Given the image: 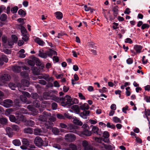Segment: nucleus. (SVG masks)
<instances>
[{"instance_id":"nucleus-7","label":"nucleus","mask_w":150,"mask_h":150,"mask_svg":"<svg viewBox=\"0 0 150 150\" xmlns=\"http://www.w3.org/2000/svg\"><path fill=\"white\" fill-rule=\"evenodd\" d=\"M67 129L69 130L70 132L74 133L78 135L79 129L78 126L74 125L72 124H70L69 125Z\"/></svg>"},{"instance_id":"nucleus-35","label":"nucleus","mask_w":150,"mask_h":150,"mask_svg":"<svg viewBox=\"0 0 150 150\" xmlns=\"http://www.w3.org/2000/svg\"><path fill=\"white\" fill-rule=\"evenodd\" d=\"M118 7L117 6H114L113 7V11L114 12L113 14L114 16L116 17L118 14Z\"/></svg>"},{"instance_id":"nucleus-14","label":"nucleus","mask_w":150,"mask_h":150,"mask_svg":"<svg viewBox=\"0 0 150 150\" xmlns=\"http://www.w3.org/2000/svg\"><path fill=\"white\" fill-rule=\"evenodd\" d=\"M92 132L93 134H94L99 135H100L102 133L101 130L99 129L96 126H94L93 127Z\"/></svg>"},{"instance_id":"nucleus-13","label":"nucleus","mask_w":150,"mask_h":150,"mask_svg":"<svg viewBox=\"0 0 150 150\" xmlns=\"http://www.w3.org/2000/svg\"><path fill=\"white\" fill-rule=\"evenodd\" d=\"M23 144L24 145L21 146V148L23 150H25L27 149V146H28L30 145L29 141L25 138H24L22 141Z\"/></svg>"},{"instance_id":"nucleus-19","label":"nucleus","mask_w":150,"mask_h":150,"mask_svg":"<svg viewBox=\"0 0 150 150\" xmlns=\"http://www.w3.org/2000/svg\"><path fill=\"white\" fill-rule=\"evenodd\" d=\"M71 109L76 114H79L80 110L79 106L77 105H74L71 107Z\"/></svg>"},{"instance_id":"nucleus-53","label":"nucleus","mask_w":150,"mask_h":150,"mask_svg":"<svg viewBox=\"0 0 150 150\" xmlns=\"http://www.w3.org/2000/svg\"><path fill=\"white\" fill-rule=\"evenodd\" d=\"M150 25L147 24H143L141 26V28L142 29H144L146 28H148L149 27Z\"/></svg>"},{"instance_id":"nucleus-58","label":"nucleus","mask_w":150,"mask_h":150,"mask_svg":"<svg viewBox=\"0 0 150 150\" xmlns=\"http://www.w3.org/2000/svg\"><path fill=\"white\" fill-rule=\"evenodd\" d=\"M144 112L146 116H148L150 115V109H145Z\"/></svg>"},{"instance_id":"nucleus-52","label":"nucleus","mask_w":150,"mask_h":150,"mask_svg":"<svg viewBox=\"0 0 150 150\" xmlns=\"http://www.w3.org/2000/svg\"><path fill=\"white\" fill-rule=\"evenodd\" d=\"M57 104L55 103H53L52 104V108L53 110H55L57 109Z\"/></svg>"},{"instance_id":"nucleus-39","label":"nucleus","mask_w":150,"mask_h":150,"mask_svg":"<svg viewBox=\"0 0 150 150\" xmlns=\"http://www.w3.org/2000/svg\"><path fill=\"white\" fill-rule=\"evenodd\" d=\"M24 132L25 133L32 134L33 131L32 129L30 127H27L24 129Z\"/></svg>"},{"instance_id":"nucleus-36","label":"nucleus","mask_w":150,"mask_h":150,"mask_svg":"<svg viewBox=\"0 0 150 150\" xmlns=\"http://www.w3.org/2000/svg\"><path fill=\"white\" fill-rule=\"evenodd\" d=\"M12 143L13 144L16 146H18L21 145V142L20 140L18 139L14 140L12 141Z\"/></svg>"},{"instance_id":"nucleus-60","label":"nucleus","mask_w":150,"mask_h":150,"mask_svg":"<svg viewBox=\"0 0 150 150\" xmlns=\"http://www.w3.org/2000/svg\"><path fill=\"white\" fill-rule=\"evenodd\" d=\"M127 63L129 64H131L133 62V60L132 59L130 58H129L126 60Z\"/></svg>"},{"instance_id":"nucleus-42","label":"nucleus","mask_w":150,"mask_h":150,"mask_svg":"<svg viewBox=\"0 0 150 150\" xmlns=\"http://www.w3.org/2000/svg\"><path fill=\"white\" fill-rule=\"evenodd\" d=\"M18 9V8L17 6H15L11 8V12L13 13H16Z\"/></svg>"},{"instance_id":"nucleus-64","label":"nucleus","mask_w":150,"mask_h":150,"mask_svg":"<svg viewBox=\"0 0 150 150\" xmlns=\"http://www.w3.org/2000/svg\"><path fill=\"white\" fill-rule=\"evenodd\" d=\"M21 76H23L24 78H25L28 76V74L25 72H22L21 73Z\"/></svg>"},{"instance_id":"nucleus-27","label":"nucleus","mask_w":150,"mask_h":150,"mask_svg":"<svg viewBox=\"0 0 150 150\" xmlns=\"http://www.w3.org/2000/svg\"><path fill=\"white\" fill-rule=\"evenodd\" d=\"M43 97L46 100L49 99L51 97L50 93L47 92H45L43 93Z\"/></svg>"},{"instance_id":"nucleus-51","label":"nucleus","mask_w":150,"mask_h":150,"mask_svg":"<svg viewBox=\"0 0 150 150\" xmlns=\"http://www.w3.org/2000/svg\"><path fill=\"white\" fill-rule=\"evenodd\" d=\"M113 25L112 26V28L114 30H116L118 28V26L119 24L118 23L114 22L112 23Z\"/></svg>"},{"instance_id":"nucleus-29","label":"nucleus","mask_w":150,"mask_h":150,"mask_svg":"<svg viewBox=\"0 0 150 150\" xmlns=\"http://www.w3.org/2000/svg\"><path fill=\"white\" fill-rule=\"evenodd\" d=\"M8 59L7 57L4 55H2L1 57L0 58V62H2L4 63V62H8Z\"/></svg>"},{"instance_id":"nucleus-28","label":"nucleus","mask_w":150,"mask_h":150,"mask_svg":"<svg viewBox=\"0 0 150 150\" xmlns=\"http://www.w3.org/2000/svg\"><path fill=\"white\" fill-rule=\"evenodd\" d=\"M48 55L49 57H52L53 55H57V53L55 51L50 49V51L47 52Z\"/></svg>"},{"instance_id":"nucleus-34","label":"nucleus","mask_w":150,"mask_h":150,"mask_svg":"<svg viewBox=\"0 0 150 150\" xmlns=\"http://www.w3.org/2000/svg\"><path fill=\"white\" fill-rule=\"evenodd\" d=\"M112 120L113 122L115 123H122V121L120 119L116 116L113 117L112 118Z\"/></svg>"},{"instance_id":"nucleus-57","label":"nucleus","mask_w":150,"mask_h":150,"mask_svg":"<svg viewBox=\"0 0 150 150\" xmlns=\"http://www.w3.org/2000/svg\"><path fill=\"white\" fill-rule=\"evenodd\" d=\"M107 91V88L105 87H103L102 89L99 90V91L100 93H103L106 92Z\"/></svg>"},{"instance_id":"nucleus-25","label":"nucleus","mask_w":150,"mask_h":150,"mask_svg":"<svg viewBox=\"0 0 150 150\" xmlns=\"http://www.w3.org/2000/svg\"><path fill=\"white\" fill-rule=\"evenodd\" d=\"M45 122V126L47 129H48L50 127H51L53 126V123L49 120L48 121H46Z\"/></svg>"},{"instance_id":"nucleus-8","label":"nucleus","mask_w":150,"mask_h":150,"mask_svg":"<svg viewBox=\"0 0 150 150\" xmlns=\"http://www.w3.org/2000/svg\"><path fill=\"white\" fill-rule=\"evenodd\" d=\"M34 143L35 145L40 147H41L42 146H46L44 145V143L42 139L39 137H36L34 140Z\"/></svg>"},{"instance_id":"nucleus-56","label":"nucleus","mask_w":150,"mask_h":150,"mask_svg":"<svg viewBox=\"0 0 150 150\" xmlns=\"http://www.w3.org/2000/svg\"><path fill=\"white\" fill-rule=\"evenodd\" d=\"M125 42L126 43H129V44H132L133 43L132 41L129 38H127L125 40Z\"/></svg>"},{"instance_id":"nucleus-62","label":"nucleus","mask_w":150,"mask_h":150,"mask_svg":"<svg viewBox=\"0 0 150 150\" xmlns=\"http://www.w3.org/2000/svg\"><path fill=\"white\" fill-rule=\"evenodd\" d=\"M2 40L3 42L4 43H6L7 42V38L5 36H3L2 38Z\"/></svg>"},{"instance_id":"nucleus-38","label":"nucleus","mask_w":150,"mask_h":150,"mask_svg":"<svg viewBox=\"0 0 150 150\" xmlns=\"http://www.w3.org/2000/svg\"><path fill=\"white\" fill-rule=\"evenodd\" d=\"M18 85V84H17V85L16 84L13 83H10L8 84V86L12 90H15V88L17 87Z\"/></svg>"},{"instance_id":"nucleus-11","label":"nucleus","mask_w":150,"mask_h":150,"mask_svg":"<svg viewBox=\"0 0 150 150\" xmlns=\"http://www.w3.org/2000/svg\"><path fill=\"white\" fill-rule=\"evenodd\" d=\"M78 135L81 137L84 136H90L92 134V132L91 131H89L86 129H84L82 131H79Z\"/></svg>"},{"instance_id":"nucleus-55","label":"nucleus","mask_w":150,"mask_h":150,"mask_svg":"<svg viewBox=\"0 0 150 150\" xmlns=\"http://www.w3.org/2000/svg\"><path fill=\"white\" fill-rule=\"evenodd\" d=\"M144 99L147 103H150V96L144 95Z\"/></svg>"},{"instance_id":"nucleus-46","label":"nucleus","mask_w":150,"mask_h":150,"mask_svg":"<svg viewBox=\"0 0 150 150\" xmlns=\"http://www.w3.org/2000/svg\"><path fill=\"white\" fill-rule=\"evenodd\" d=\"M103 136L105 138H108L110 136L109 132L107 131H105L103 134Z\"/></svg>"},{"instance_id":"nucleus-54","label":"nucleus","mask_w":150,"mask_h":150,"mask_svg":"<svg viewBox=\"0 0 150 150\" xmlns=\"http://www.w3.org/2000/svg\"><path fill=\"white\" fill-rule=\"evenodd\" d=\"M11 38L13 40V41L14 42H16L18 40V38L15 35H12L11 36Z\"/></svg>"},{"instance_id":"nucleus-50","label":"nucleus","mask_w":150,"mask_h":150,"mask_svg":"<svg viewBox=\"0 0 150 150\" xmlns=\"http://www.w3.org/2000/svg\"><path fill=\"white\" fill-rule=\"evenodd\" d=\"M32 97L33 99H36L38 98L39 95L37 93H33L32 94Z\"/></svg>"},{"instance_id":"nucleus-31","label":"nucleus","mask_w":150,"mask_h":150,"mask_svg":"<svg viewBox=\"0 0 150 150\" xmlns=\"http://www.w3.org/2000/svg\"><path fill=\"white\" fill-rule=\"evenodd\" d=\"M38 55L39 57L42 58H45L47 57L48 54L47 53V54L46 53L42 52L40 50L39 51Z\"/></svg>"},{"instance_id":"nucleus-41","label":"nucleus","mask_w":150,"mask_h":150,"mask_svg":"<svg viewBox=\"0 0 150 150\" xmlns=\"http://www.w3.org/2000/svg\"><path fill=\"white\" fill-rule=\"evenodd\" d=\"M18 14L23 16H24L26 14L25 12L22 9H20L18 11Z\"/></svg>"},{"instance_id":"nucleus-45","label":"nucleus","mask_w":150,"mask_h":150,"mask_svg":"<svg viewBox=\"0 0 150 150\" xmlns=\"http://www.w3.org/2000/svg\"><path fill=\"white\" fill-rule=\"evenodd\" d=\"M82 145L85 149L88 146V144L86 140H84L82 141Z\"/></svg>"},{"instance_id":"nucleus-47","label":"nucleus","mask_w":150,"mask_h":150,"mask_svg":"<svg viewBox=\"0 0 150 150\" xmlns=\"http://www.w3.org/2000/svg\"><path fill=\"white\" fill-rule=\"evenodd\" d=\"M71 102H72L71 103V105H73L74 104H78L79 103V101L76 98H71Z\"/></svg>"},{"instance_id":"nucleus-63","label":"nucleus","mask_w":150,"mask_h":150,"mask_svg":"<svg viewBox=\"0 0 150 150\" xmlns=\"http://www.w3.org/2000/svg\"><path fill=\"white\" fill-rule=\"evenodd\" d=\"M54 86L56 87H59L60 86V85L57 81H55L54 82Z\"/></svg>"},{"instance_id":"nucleus-48","label":"nucleus","mask_w":150,"mask_h":150,"mask_svg":"<svg viewBox=\"0 0 150 150\" xmlns=\"http://www.w3.org/2000/svg\"><path fill=\"white\" fill-rule=\"evenodd\" d=\"M20 98L21 100L24 103H26L27 101V98L23 95H21L20 96Z\"/></svg>"},{"instance_id":"nucleus-16","label":"nucleus","mask_w":150,"mask_h":150,"mask_svg":"<svg viewBox=\"0 0 150 150\" xmlns=\"http://www.w3.org/2000/svg\"><path fill=\"white\" fill-rule=\"evenodd\" d=\"M12 70L14 72L19 73L22 70V67L16 65L13 66L12 67Z\"/></svg>"},{"instance_id":"nucleus-43","label":"nucleus","mask_w":150,"mask_h":150,"mask_svg":"<svg viewBox=\"0 0 150 150\" xmlns=\"http://www.w3.org/2000/svg\"><path fill=\"white\" fill-rule=\"evenodd\" d=\"M11 127L15 131L18 132L19 130V128L17 125H13Z\"/></svg>"},{"instance_id":"nucleus-20","label":"nucleus","mask_w":150,"mask_h":150,"mask_svg":"<svg viewBox=\"0 0 150 150\" xmlns=\"http://www.w3.org/2000/svg\"><path fill=\"white\" fill-rule=\"evenodd\" d=\"M142 48V47L141 46L139 45H135L134 47V48L136 51V53H140Z\"/></svg>"},{"instance_id":"nucleus-12","label":"nucleus","mask_w":150,"mask_h":150,"mask_svg":"<svg viewBox=\"0 0 150 150\" xmlns=\"http://www.w3.org/2000/svg\"><path fill=\"white\" fill-rule=\"evenodd\" d=\"M13 102L10 99H6L3 102V105L5 107L9 108L13 105Z\"/></svg>"},{"instance_id":"nucleus-2","label":"nucleus","mask_w":150,"mask_h":150,"mask_svg":"<svg viewBox=\"0 0 150 150\" xmlns=\"http://www.w3.org/2000/svg\"><path fill=\"white\" fill-rule=\"evenodd\" d=\"M89 107L88 105L86 103H85L83 104L80 106V108L82 110H84L83 112L79 113L80 116L82 118L84 119H87V116L89 115L90 112L88 110H86L89 108Z\"/></svg>"},{"instance_id":"nucleus-61","label":"nucleus","mask_w":150,"mask_h":150,"mask_svg":"<svg viewBox=\"0 0 150 150\" xmlns=\"http://www.w3.org/2000/svg\"><path fill=\"white\" fill-rule=\"evenodd\" d=\"M128 106L127 105H126L125 107H123L122 108V112L125 113H127L126 111L128 110Z\"/></svg>"},{"instance_id":"nucleus-5","label":"nucleus","mask_w":150,"mask_h":150,"mask_svg":"<svg viewBox=\"0 0 150 150\" xmlns=\"http://www.w3.org/2000/svg\"><path fill=\"white\" fill-rule=\"evenodd\" d=\"M21 85L18 84V90L20 91H21V90H25V88L24 87H28L29 85V82L28 81L23 79L21 81Z\"/></svg>"},{"instance_id":"nucleus-37","label":"nucleus","mask_w":150,"mask_h":150,"mask_svg":"<svg viewBox=\"0 0 150 150\" xmlns=\"http://www.w3.org/2000/svg\"><path fill=\"white\" fill-rule=\"evenodd\" d=\"M33 103V105L36 108H39L40 106V102L38 100H35Z\"/></svg>"},{"instance_id":"nucleus-17","label":"nucleus","mask_w":150,"mask_h":150,"mask_svg":"<svg viewBox=\"0 0 150 150\" xmlns=\"http://www.w3.org/2000/svg\"><path fill=\"white\" fill-rule=\"evenodd\" d=\"M35 41L39 45L42 46H44L45 44V42L39 38H35Z\"/></svg>"},{"instance_id":"nucleus-9","label":"nucleus","mask_w":150,"mask_h":150,"mask_svg":"<svg viewBox=\"0 0 150 150\" xmlns=\"http://www.w3.org/2000/svg\"><path fill=\"white\" fill-rule=\"evenodd\" d=\"M34 61L36 63L37 65L40 66L41 65V63L39 59L35 57L33 58V60H29L28 61V63L29 65L33 66L35 64Z\"/></svg>"},{"instance_id":"nucleus-44","label":"nucleus","mask_w":150,"mask_h":150,"mask_svg":"<svg viewBox=\"0 0 150 150\" xmlns=\"http://www.w3.org/2000/svg\"><path fill=\"white\" fill-rule=\"evenodd\" d=\"M53 132L55 134H58L59 133V129L56 127L53 128L52 130Z\"/></svg>"},{"instance_id":"nucleus-24","label":"nucleus","mask_w":150,"mask_h":150,"mask_svg":"<svg viewBox=\"0 0 150 150\" xmlns=\"http://www.w3.org/2000/svg\"><path fill=\"white\" fill-rule=\"evenodd\" d=\"M11 79V77L8 74H4L1 77V79L5 81H8L9 80Z\"/></svg>"},{"instance_id":"nucleus-22","label":"nucleus","mask_w":150,"mask_h":150,"mask_svg":"<svg viewBox=\"0 0 150 150\" xmlns=\"http://www.w3.org/2000/svg\"><path fill=\"white\" fill-rule=\"evenodd\" d=\"M73 119V122L74 124L80 126L82 125V122L78 119L76 117H74Z\"/></svg>"},{"instance_id":"nucleus-32","label":"nucleus","mask_w":150,"mask_h":150,"mask_svg":"<svg viewBox=\"0 0 150 150\" xmlns=\"http://www.w3.org/2000/svg\"><path fill=\"white\" fill-rule=\"evenodd\" d=\"M26 125L28 126H32L35 124L33 120H26L25 121Z\"/></svg>"},{"instance_id":"nucleus-3","label":"nucleus","mask_w":150,"mask_h":150,"mask_svg":"<svg viewBox=\"0 0 150 150\" xmlns=\"http://www.w3.org/2000/svg\"><path fill=\"white\" fill-rule=\"evenodd\" d=\"M27 108L30 110L31 111V112L30 113L29 112V113L28 112H27V110L24 108H22L21 109V110L22 111V112L24 114H30L33 116L35 115L38 112V111L37 110H35L33 107L31 105H28Z\"/></svg>"},{"instance_id":"nucleus-30","label":"nucleus","mask_w":150,"mask_h":150,"mask_svg":"<svg viewBox=\"0 0 150 150\" xmlns=\"http://www.w3.org/2000/svg\"><path fill=\"white\" fill-rule=\"evenodd\" d=\"M42 130L39 128H35L34 130V134L36 135H42Z\"/></svg>"},{"instance_id":"nucleus-1","label":"nucleus","mask_w":150,"mask_h":150,"mask_svg":"<svg viewBox=\"0 0 150 150\" xmlns=\"http://www.w3.org/2000/svg\"><path fill=\"white\" fill-rule=\"evenodd\" d=\"M54 101L57 103H61L62 106L66 107L70 106L71 105V98L68 95H67L64 97H58L54 96L53 97Z\"/></svg>"},{"instance_id":"nucleus-21","label":"nucleus","mask_w":150,"mask_h":150,"mask_svg":"<svg viewBox=\"0 0 150 150\" xmlns=\"http://www.w3.org/2000/svg\"><path fill=\"white\" fill-rule=\"evenodd\" d=\"M43 79L46 80L47 81H53L54 79L52 77H50L48 75L46 74H43Z\"/></svg>"},{"instance_id":"nucleus-4","label":"nucleus","mask_w":150,"mask_h":150,"mask_svg":"<svg viewBox=\"0 0 150 150\" xmlns=\"http://www.w3.org/2000/svg\"><path fill=\"white\" fill-rule=\"evenodd\" d=\"M22 39L25 42L28 41L29 39L28 34L26 29L23 26H21V28Z\"/></svg>"},{"instance_id":"nucleus-6","label":"nucleus","mask_w":150,"mask_h":150,"mask_svg":"<svg viewBox=\"0 0 150 150\" xmlns=\"http://www.w3.org/2000/svg\"><path fill=\"white\" fill-rule=\"evenodd\" d=\"M43 115L40 116L38 117L39 120L45 122L47 120V119L51 116V115L50 113L46 112H44L43 113Z\"/></svg>"},{"instance_id":"nucleus-59","label":"nucleus","mask_w":150,"mask_h":150,"mask_svg":"<svg viewBox=\"0 0 150 150\" xmlns=\"http://www.w3.org/2000/svg\"><path fill=\"white\" fill-rule=\"evenodd\" d=\"M64 116L66 118L69 119H71L72 118V116L71 115L67 112L65 113L64 114Z\"/></svg>"},{"instance_id":"nucleus-15","label":"nucleus","mask_w":150,"mask_h":150,"mask_svg":"<svg viewBox=\"0 0 150 150\" xmlns=\"http://www.w3.org/2000/svg\"><path fill=\"white\" fill-rule=\"evenodd\" d=\"M9 120L10 121L13 122H15L16 123H19L18 121L21 120V119L20 118H16L13 115H10L9 116Z\"/></svg>"},{"instance_id":"nucleus-33","label":"nucleus","mask_w":150,"mask_h":150,"mask_svg":"<svg viewBox=\"0 0 150 150\" xmlns=\"http://www.w3.org/2000/svg\"><path fill=\"white\" fill-rule=\"evenodd\" d=\"M8 122V120L5 117H2L0 118V123L2 125H6Z\"/></svg>"},{"instance_id":"nucleus-40","label":"nucleus","mask_w":150,"mask_h":150,"mask_svg":"<svg viewBox=\"0 0 150 150\" xmlns=\"http://www.w3.org/2000/svg\"><path fill=\"white\" fill-rule=\"evenodd\" d=\"M7 19V16L6 14H2L0 17V20L2 21H5Z\"/></svg>"},{"instance_id":"nucleus-23","label":"nucleus","mask_w":150,"mask_h":150,"mask_svg":"<svg viewBox=\"0 0 150 150\" xmlns=\"http://www.w3.org/2000/svg\"><path fill=\"white\" fill-rule=\"evenodd\" d=\"M104 148L107 150H112L114 148L113 144H106L104 143L103 144Z\"/></svg>"},{"instance_id":"nucleus-49","label":"nucleus","mask_w":150,"mask_h":150,"mask_svg":"<svg viewBox=\"0 0 150 150\" xmlns=\"http://www.w3.org/2000/svg\"><path fill=\"white\" fill-rule=\"evenodd\" d=\"M69 148L72 150H77L76 146L73 144H71L69 145Z\"/></svg>"},{"instance_id":"nucleus-10","label":"nucleus","mask_w":150,"mask_h":150,"mask_svg":"<svg viewBox=\"0 0 150 150\" xmlns=\"http://www.w3.org/2000/svg\"><path fill=\"white\" fill-rule=\"evenodd\" d=\"M64 139L67 142H72L76 140V137L74 134L69 133L65 135Z\"/></svg>"},{"instance_id":"nucleus-18","label":"nucleus","mask_w":150,"mask_h":150,"mask_svg":"<svg viewBox=\"0 0 150 150\" xmlns=\"http://www.w3.org/2000/svg\"><path fill=\"white\" fill-rule=\"evenodd\" d=\"M31 70L33 74L35 75H38L40 73V69L35 67H34L32 68Z\"/></svg>"},{"instance_id":"nucleus-26","label":"nucleus","mask_w":150,"mask_h":150,"mask_svg":"<svg viewBox=\"0 0 150 150\" xmlns=\"http://www.w3.org/2000/svg\"><path fill=\"white\" fill-rule=\"evenodd\" d=\"M55 15L57 19H61L63 17L62 13L60 12L57 11L55 13Z\"/></svg>"}]
</instances>
